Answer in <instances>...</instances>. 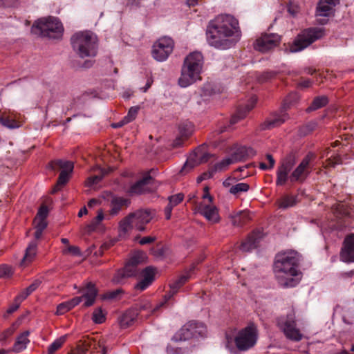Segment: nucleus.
Returning a JSON list of instances; mask_svg holds the SVG:
<instances>
[{"label":"nucleus","mask_w":354,"mask_h":354,"mask_svg":"<svg viewBox=\"0 0 354 354\" xmlns=\"http://www.w3.org/2000/svg\"><path fill=\"white\" fill-rule=\"evenodd\" d=\"M257 327L250 324L241 329L234 338V343L239 351H245L254 346L258 339Z\"/></svg>","instance_id":"10"},{"label":"nucleus","mask_w":354,"mask_h":354,"mask_svg":"<svg viewBox=\"0 0 354 354\" xmlns=\"http://www.w3.org/2000/svg\"><path fill=\"white\" fill-rule=\"evenodd\" d=\"M203 66V56L200 52L189 53L185 59L178 84L187 87L201 78L200 74Z\"/></svg>","instance_id":"4"},{"label":"nucleus","mask_w":354,"mask_h":354,"mask_svg":"<svg viewBox=\"0 0 354 354\" xmlns=\"http://www.w3.org/2000/svg\"><path fill=\"white\" fill-rule=\"evenodd\" d=\"M155 270L152 267H147L142 271L143 279L134 286L135 290L143 291L147 288L153 281Z\"/></svg>","instance_id":"19"},{"label":"nucleus","mask_w":354,"mask_h":354,"mask_svg":"<svg viewBox=\"0 0 354 354\" xmlns=\"http://www.w3.org/2000/svg\"><path fill=\"white\" fill-rule=\"evenodd\" d=\"M299 99V96L297 93H290L284 100L283 104V109L286 110L293 106Z\"/></svg>","instance_id":"39"},{"label":"nucleus","mask_w":354,"mask_h":354,"mask_svg":"<svg viewBox=\"0 0 354 354\" xmlns=\"http://www.w3.org/2000/svg\"><path fill=\"white\" fill-rule=\"evenodd\" d=\"M15 330V328L14 326H12L11 327L8 328V329H6L2 333H1L0 342L6 341L8 337L11 336L14 333Z\"/></svg>","instance_id":"56"},{"label":"nucleus","mask_w":354,"mask_h":354,"mask_svg":"<svg viewBox=\"0 0 354 354\" xmlns=\"http://www.w3.org/2000/svg\"><path fill=\"white\" fill-rule=\"evenodd\" d=\"M324 35V29L322 28H310L306 29L299 34L290 46V52L297 53L301 51L317 39Z\"/></svg>","instance_id":"9"},{"label":"nucleus","mask_w":354,"mask_h":354,"mask_svg":"<svg viewBox=\"0 0 354 354\" xmlns=\"http://www.w3.org/2000/svg\"><path fill=\"white\" fill-rule=\"evenodd\" d=\"M190 277L189 274L183 275L180 277L178 279H176L173 283H171L169 286L173 293H176L178 289L187 281L189 278Z\"/></svg>","instance_id":"37"},{"label":"nucleus","mask_w":354,"mask_h":354,"mask_svg":"<svg viewBox=\"0 0 354 354\" xmlns=\"http://www.w3.org/2000/svg\"><path fill=\"white\" fill-rule=\"evenodd\" d=\"M64 28L60 21L53 17L42 18L32 25V33L50 39H58L62 35Z\"/></svg>","instance_id":"6"},{"label":"nucleus","mask_w":354,"mask_h":354,"mask_svg":"<svg viewBox=\"0 0 354 354\" xmlns=\"http://www.w3.org/2000/svg\"><path fill=\"white\" fill-rule=\"evenodd\" d=\"M254 155V151L252 148H247L246 147H240L233 152L231 158L233 162L244 160L251 156Z\"/></svg>","instance_id":"26"},{"label":"nucleus","mask_w":354,"mask_h":354,"mask_svg":"<svg viewBox=\"0 0 354 354\" xmlns=\"http://www.w3.org/2000/svg\"><path fill=\"white\" fill-rule=\"evenodd\" d=\"M202 198L204 200L207 199L209 203H205V202H195V212L203 216L206 220L212 224L219 223L221 221V216L218 213V209L214 205L212 204V197L209 194L207 187L204 188V194Z\"/></svg>","instance_id":"11"},{"label":"nucleus","mask_w":354,"mask_h":354,"mask_svg":"<svg viewBox=\"0 0 354 354\" xmlns=\"http://www.w3.org/2000/svg\"><path fill=\"white\" fill-rule=\"evenodd\" d=\"M37 244L35 241H31L26 250V253L23 259V262H30L35 257L37 252Z\"/></svg>","instance_id":"32"},{"label":"nucleus","mask_w":354,"mask_h":354,"mask_svg":"<svg viewBox=\"0 0 354 354\" xmlns=\"http://www.w3.org/2000/svg\"><path fill=\"white\" fill-rule=\"evenodd\" d=\"M122 290L121 289H118L114 291L109 292L104 295V299H113L118 297V295L122 293Z\"/></svg>","instance_id":"60"},{"label":"nucleus","mask_w":354,"mask_h":354,"mask_svg":"<svg viewBox=\"0 0 354 354\" xmlns=\"http://www.w3.org/2000/svg\"><path fill=\"white\" fill-rule=\"evenodd\" d=\"M175 294L176 293H173V291L170 289L169 292L165 295L163 301L153 308L152 312H157L160 308L163 307Z\"/></svg>","instance_id":"51"},{"label":"nucleus","mask_w":354,"mask_h":354,"mask_svg":"<svg viewBox=\"0 0 354 354\" xmlns=\"http://www.w3.org/2000/svg\"><path fill=\"white\" fill-rule=\"evenodd\" d=\"M314 158L313 153H308L299 165L289 174L296 163L295 155L289 153L281 161V165L277 168L276 185L283 186L288 180L291 183H304L310 173V163Z\"/></svg>","instance_id":"2"},{"label":"nucleus","mask_w":354,"mask_h":354,"mask_svg":"<svg viewBox=\"0 0 354 354\" xmlns=\"http://www.w3.org/2000/svg\"><path fill=\"white\" fill-rule=\"evenodd\" d=\"M142 255L137 254L133 255L129 261V263L138 268V266L142 262Z\"/></svg>","instance_id":"57"},{"label":"nucleus","mask_w":354,"mask_h":354,"mask_svg":"<svg viewBox=\"0 0 354 354\" xmlns=\"http://www.w3.org/2000/svg\"><path fill=\"white\" fill-rule=\"evenodd\" d=\"M288 119V115L281 111L280 114H275L268 118L262 124L263 129H270L282 124Z\"/></svg>","instance_id":"21"},{"label":"nucleus","mask_w":354,"mask_h":354,"mask_svg":"<svg viewBox=\"0 0 354 354\" xmlns=\"http://www.w3.org/2000/svg\"><path fill=\"white\" fill-rule=\"evenodd\" d=\"M297 203V196H284L279 201V207L280 208L286 209L292 207Z\"/></svg>","instance_id":"35"},{"label":"nucleus","mask_w":354,"mask_h":354,"mask_svg":"<svg viewBox=\"0 0 354 354\" xmlns=\"http://www.w3.org/2000/svg\"><path fill=\"white\" fill-rule=\"evenodd\" d=\"M239 22L230 15L218 16L207 28L208 44L215 48L226 50L233 47L239 40Z\"/></svg>","instance_id":"1"},{"label":"nucleus","mask_w":354,"mask_h":354,"mask_svg":"<svg viewBox=\"0 0 354 354\" xmlns=\"http://www.w3.org/2000/svg\"><path fill=\"white\" fill-rule=\"evenodd\" d=\"M35 232V239H39L42 235L43 231L46 228L48 223L46 220H40L36 219L34 220Z\"/></svg>","instance_id":"34"},{"label":"nucleus","mask_w":354,"mask_h":354,"mask_svg":"<svg viewBox=\"0 0 354 354\" xmlns=\"http://www.w3.org/2000/svg\"><path fill=\"white\" fill-rule=\"evenodd\" d=\"M104 216L102 209L97 212V215L91 221V222L87 225L88 232H91L95 231L98 227L101 221L104 219Z\"/></svg>","instance_id":"36"},{"label":"nucleus","mask_w":354,"mask_h":354,"mask_svg":"<svg viewBox=\"0 0 354 354\" xmlns=\"http://www.w3.org/2000/svg\"><path fill=\"white\" fill-rule=\"evenodd\" d=\"M66 341V336H62L53 342L48 348V354H53L57 351Z\"/></svg>","instance_id":"40"},{"label":"nucleus","mask_w":354,"mask_h":354,"mask_svg":"<svg viewBox=\"0 0 354 354\" xmlns=\"http://www.w3.org/2000/svg\"><path fill=\"white\" fill-rule=\"evenodd\" d=\"M342 159L337 154L333 155L329 157L326 161V167H334L335 165L341 164Z\"/></svg>","instance_id":"47"},{"label":"nucleus","mask_w":354,"mask_h":354,"mask_svg":"<svg viewBox=\"0 0 354 354\" xmlns=\"http://www.w3.org/2000/svg\"><path fill=\"white\" fill-rule=\"evenodd\" d=\"M232 223L234 226H242L250 219V215L246 212H239L231 216Z\"/></svg>","instance_id":"30"},{"label":"nucleus","mask_w":354,"mask_h":354,"mask_svg":"<svg viewBox=\"0 0 354 354\" xmlns=\"http://www.w3.org/2000/svg\"><path fill=\"white\" fill-rule=\"evenodd\" d=\"M262 238L263 234L261 231H253L241 243L240 249L243 252H250L258 247L259 243Z\"/></svg>","instance_id":"18"},{"label":"nucleus","mask_w":354,"mask_h":354,"mask_svg":"<svg viewBox=\"0 0 354 354\" xmlns=\"http://www.w3.org/2000/svg\"><path fill=\"white\" fill-rule=\"evenodd\" d=\"M277 326L288 339L297 342L303 339L304 335L297 327L293 314H289L286 317H279L277 319Z\"/></svg>","instance_id":"12"},{"label":"nucleus","mask_w":354,"mask_h":354,"mask_svg":"<svg viewBox=\"0 0 354 354\" xmlns=\"http://www.w3.org/2000/svg\"><path fill=\"white\" fill-rule=\"evenodd\" d=\"M275 75L276 73L274 72L266 71L259 75V77H258V80L260 82H264L272 78Z\"/></svg>","instance_id":"55"},{"label":"nucleus","mask_w":354,"mask_h":354,"mask_svg":"<svg viewBox=\"0 0 354 354\" xmlns=\"http://www.w3.org/2000/svg\"><path fill=\"white\" fill-rule=\"evenodd\" d=\"M81 344L78 345V348L83 351V353L85 354L86 351L97 350V345L99 343H97L95 340L90 337H85L82 340L80 341Z\"/></svg>","instance_id":"28"},{"label":"nucleus","mask_w":354,"mask_h":354,"mask_svg":"<svg viewBox=\"0 0 354 354\" xmlns=\"http://www.w3.org/2000/svg\"><path fill=\"white\" fill-rule=\"evenodd\" d=\"M339 258L342 261L347 263L354 262V234L345 237Z\"/></svg>","instance_id":"16"},{"label":"nucleus","mask_w":354,"mask_h":354,"mask_svg":"<svg viewBox=\"0 0 354 354\" xmlns=\"http://www.w3.org/2000/svg\"><path fill=\"white\" fill-rule=\"evenodd\" d=\"M174 46V41L169 37H162L153 45L152 57L158 62L166 60L172 53Z\"/></svg>","instance_id":"13"},{"label":"nucleus","mask_w":354,"mask_h":354,"mask_svg":"<svg viewBox=\"0 0 354 354\" xmlns=\"http://www.w3.org/2000/svg\"><path fill=\"white\" fill-rule=\"evenodd\" d=\"M300 256L297 252L290 250L277 254L274 263V272L279 284L284 288L294 287L298 281L294 278L300 272Z\"/></svg>","instance_id":"3"},{"label":"nucleus","mask_w":354,"mask_h":354,"mask_svg":"<svg viewBox=\"0 0 354 354\" xmlns=\"http://www.w3.org/2000/svg\"><path fill=\"white\" fill-rule=\"evenodd\" d=\"M131 202L129 199L123 197H114L111 201V215L118 214L123 207H128Z\"/></svg>","instance_id":"25"},{"label":"nucleus","mask_w":354,"mask_h":354,"mask_svg":"<svg viewBox=\"0 0 354 354\" xmlns=\"http://www.w3.org/2000/svg\"><path fill=\"white\" fill-rule=\"evenodd\" d=\"M129 277L126 276L125 272L122 269L118 270L112 279V281L115 283H122L124 280Z\"/></svg>","instance_id":"50"},{"label":"nucleus","mask_w":354,"mask_h":354,"mask_svg":"<svg viewBox=\"0 0 354 354\" xmlns=\"http://www.w3.org/2000/svg\"><path fill=\"white\" fill-rule=\"evenodd\" d=\"M234 163L233 160L230 158H226L223 160H222L221 162L216 163L213 169V172H216L218 171H223L225 169L230 165Z\"/></svg>","instance_id":"42"},{"label":"nucleus","mask_w":354,"mask_h":354,"mask_svg":"<svg viewBox=\"0 0 354 354\" xmlns=\"http://www.w3.org/2000/svg\"><path fill=\"white\" fill-rule=\"evenodd\" d=\"M140 110V106H132L129 109L128 114L124 117V122H128V123L131 122L136 118L138 113Z\"/></svg>","instance_id":"46"},{"label":"nucleus","mask_w":354,"mask_h":354,"mask_svg":"<svg viewBox=\"0 0 354 354\" xmlns=\"http://www.w3.org/2000/svg\"><path fill=\"white\" fill-rule=\"evenodd\" d=\"M281 41V37L274 33H264L256 39L254 44L255 50L266 53L277 47Z\"/></svg>","instance_id":"15"},{"label":"nucleus","mask_w":354,"mask_h":354,"mask_svg":"<svg viewBox=\"0 0 354 354\" xmlns=\"http://www.w3.org/2000/svg\"><path fill=\"white\" fill-rule=\"evenodd\" d=\"M70 174L71 173H68L66 170L61 171L57 180V185L55 186V189H57L58 187H62L66 184V183L69 180Z\"/></svg>","instance_id":"43"},{"label":"nucleus","mask_w":354,"mask_h":354,"mask_svg":"<svg viewBox=\"0 0 354 354\" xmlns=\"http://www.w3.org/2000/svg\"><path fill=\"white\" fill-rule=\"evenodd\" d=\"M50 167L52 169H55L57 167H59L62 169V170H66L68 173H71L73 171L74 165L73 162L71 161L56 160L50 162Z\"/></svg>","instance_id":"29"},{"label":"nucleus","mask_w":354,"mask_h":354,"mask_svg":"<svg viewBox=\"0 0 354 354\" xmlns=\"http://www.w3.org/2000/svg\"><path fill=\"white\" fill-rule=\"evenodd\" d=\"M142 255L137 254L133 255L129 261V263L138 268V266L142 262Z\"/></svg>","instance_id":"58"},{"label":"nucleus","mask_w":354,"mask_h":354,"mask_svg":"<svg viewBox=\"0 0 354 354\" xmlns=\"http://www.w3.org/2000/svg\"><path fill=\"white\" fill-rule=\"evenodd\" d=\"M82 292L83 294L81 297H75L71 300L59 304L57 307L56 314L57 315L65 314L78 305L83 299L85 300L84 306H92L95 303L97 295V290L95 285L91 282L88 283Z\"/></svg>","instance_id":"7"},{"label":"nucleus","mask_w":354,"mask_h":354,"mask_svg":"<svg viewBox=\"0 0 354 354\" xmlns=\"http://www.w3.org/2000/svg\"><path fill=\"white\" fill-rule=\"evenodd\" d=\"M175 294L176 293H173V291L170 289L169 292L165 295L163 301L153 308L152 312H157L160 308L163 307Z\"/></svg>","instance_id":"52"},{"label":"nucleus","mask_w":354,"mask_h":354,"mask_svg":"<svg viewBox=\"0 0 354 354\" xmlns=\"http://www.w3.org/2000/svg\"><path fill=\"white\" fill-rule=\"evenodd\" d=\"M41 282L39 280H35L34 282H32L28 287L26 288V290L31 294L32 292H34L40 285Z\"/></svg>","instance_id":"62"},{"label":"nucleus","mask_w":354,"mask_h":354,"mask_svg":"<svg viewBox=\"0 0 354 354\" xmlns=\"http://www.w3.org/2000/svg\"><path fill=\"white\" fill-rule=\"evenodd\" d=\"M73 50L82 58L95 57L97 53L98 39L91 31L75 32L71 38Z\"/></svg>","instance_id":"5"},{"label":"nucleus","mask_w":354,"mask_h":354,"mask_svg":"<svg viewBox=\"0 0 354 354\" xmlns=\"http://www.w3.org/2000/svg\"><path fill=\"white\" fill-rule=\"evenodd\" d=\"M153 180V178L148 173L145 176L132 185L129 189L131 194H142L148 192L147 185Z\"/></svg>","instance_id":"20"},{"label":"nucleus","mask_w":354,"mask_h":354,"mask_svg":"<svg viewBox=\"0 0 354 354\" xmlns=\"http://www.w3.org/2000/svg\"><path fill=\"white\" fill-rule=\"evenodd\" d=\"M250 185L248 183H240L232 185L230 188V193L234 195H238L242 192H246L249 190Z\"/></svg>","instance_id":"38"},{"label":"nucleus","mask_w":354,"mask_h":354,"mask_svg":"<svg viewBox=\"0 0 354 354\" xmlns=\"http://www.w3.org/2000/svg\"><path fill=\"white\" fill-rule=\"evenodd\" d=\"M104 175L105 173L102 170V174L94 175L88 177L86 180V185L88 187H92L95 185H97L102 180Z\"/></svg>","instance_id":"44"},{"label":"nucleus","mask_w":354,"mask_h":354,"mask_svg":"<svg viewBox=\"0 0 354 354\" xmlns=\"http://www.w3.org/2000/svg\"><path fill=\"white\" fill-rule=\"evenodd\" d=\"M194 167V164L190 161H187L183 168L180 171L181 175H185L189 171H191Z\"/></svg>","instance_id":"59"},{"label":"nucleus","mask_w":354,"mask_h":354,"mask_svg":"<svg viewBox=\"0 0 354 354\" xmlns=\"http://www.w3.org/2000/svg\"><path fill=\"white\" fill-rule=\"evenodd\" d=\"M184 198V194L182 193H178L177 194H174L172 196H170L168 198L169 203L165 208V218L167 220H169L171 218V212L173 208L178 205L180 203L183 201Z\"/></svg>","instance_id":"24"},{"label":"nucleus","mask_w":354,"mask_h":354,"mask_svg":"<svg viewBox=\"0 0 354 354\" xmlns=\"http://www.w3.org/2000/svg\"><path fill=\"white\" fill-rule=\"evenodd\" d=\"M179 131L181 136L187 138L193 132L192 124L190 123L181 124L179 127Z\"/></svg>","instance_id":"45"},{"label":"nucleus","mask_w":354,"mask_h":354,"mask_svg":"<svg viewBox=\"0 0 354 354\" xmlns=\"http://www.w3.org/2000/svg\"><path fill=\"white\" fill-rule=\"evenodd\" d=\"M152 218L153 214L150 209H138L130 213L120 222V230L124 233L133 228L145 231V225Z\"/></svg>","instance_id":"8"},{"label":"nucleus","mask_w":354,"mask_h":354,"mask_svg":"<svg viewBox=\"0 0 354 354\" xmlns=\"http://www.w3.org/2000/svg\"><path fill=\"white\" fill-rule=\"evenodd\" d=\"M64 254L70 253L73 256H80L81 251L79 247L75 245H68L66 248L63 250Z\"/></svg>","instance_id":"54"},{"label":"nucleus","mask_w":354,"mask_h":354,"mask_svg":"<svg viewBox=\"0 0 354 354\" xmlns=\"http://www.w3.org/2000/svg\"><path fill=\"white\" fill-rule=\"evenodd\" d=\"M167 354H182V349L180 348H172L168 346L167 348Z\"/></svg>","instance_id":"64"},{"label":"nucleus","mask_w":354,"mask_h":354,"mask_svg":"<svg viewBox=\"0 0 354 354\" xmlns=\"http://www.w3.org/2000/svg\"><path fill=\"white\" fill-rule=\"evenodd\" d=\"M106 319L105 313L103 312L101 308H96L92 315V320L95 324H102Z\"/></svg>","instance_id":"41"},{"label":"nucleus","mask_w":354,"mask_h":354,"mask_svg":"<svg viewBox=\"0 0 354 354\" xmlns=\"http://www.w3.org/2000/svg\"><path fill=\"white\" fill-rule=\"evenodd\" d=\"M0 124L9 129H15L20 126L19 122L10 115L0 116Z\"/></svg>","instance_id":"33"},{"label":"nucleus","mask_w":354,"mask_h":354,"mask_svg":"<svg viewBox=\"0 0 354 354\" xmlns=\"http://www.w3.org/2000/svg\"><path fill=\"white\" fill-rule=\"evenodd\" d=\"M257 101V99L255 96H252L250 98V103L246 104L244 107H239L236 114H234L231 120H230V124H236L239 120L244 118L247 113L253 109L254 106L256 102Z\"/></svg>","instance_id":"22"},{"label":"nucleus","mask_w":354,"mask_h":354,"mask_svg":"<svg viewBox=\"0 0 354 354\" xmlns=\"http://www.w3.org/2000/svg\"><path fill=\"white\" fill-rule=\"evenodd\" d=\"M29 334L30 332L28 330H26L17 337L12 348L13 352L19 353L26 348L27 344L30 342L28 338Z\"/></svg>","instance_id":"27"},{"label":"nucleus","mask_w":354,"mask_h":354,"mask_svg":"<svg viewBox=\"0 0 354 354\" xmlns=\"http://www.w3.org/2000/svg\"><path fill=\"white\" fill-rule=\"evenodd\" d=\"M124 272L126 273V276L131 277L136 276L138 273L139 270L134 267L133 266L131 265L130 263H127L124 268L122 269Z\"/></svg>","instance_id":"49"},{"label":"nucleus","mask_w":354,"mask_h":354,"mask_svg":"<svg viewBox=\"0 0 354 354\" xmlns=\"http://www.w3.org/2000/svg\"><path fill=\"white\" fill-rule=\"evenodd\" d=\"M317 127V123L315 122H310L306 125L303 126L300 129V133L301 134L305 136L310 132L313 131Z\"/></svg>","instance_id":"48"},{"label":"nucleus","mask_w":354,"mask_h":354,"mask_svg":"<svg viewBox=\"0 0 354 354\" xmlns=\"http://www.w3.org/2000/svg\"><path fill=\"white\" fill-rule=\"evenodd\" d=\"M206 327L202 323L189 322L174 336L176 341H185L194 337L203 336Z\"/></svg>","instance_id":"14"},{"label":"nucleus","mask_w":354,"mask_h":354,"mask_svg":"<svg viewBox=\"0 0 354 354\" xmlns=\"http://www.w3.org/2000/svg\"><path fill=\"white\" fill-rule=\"evenodd\" d=\"M328 100L326 96L322 95V96L316 97L313 100L310 106L306 109V111L310 112V111L319 109L322 107L325 106L328 104Z\"/></svg>","instance_id":"31"},{"label":"nucleus","mask_w":354,"mask_h":354,"mask_svg":"<svg viewBox=\"0 0 354 354\" xmlns=\"http://www.w3.org/2000/svg\"><path fill=\"white\" fill-rule=\"evenodd\" d=\"M48 215V208L46 205H41L35 216V218L36 219H41V220H46Z\"/></svg>","instance_id":"53"},{"label":"nucleus","mask_w":354,"mask_h":354,"mask_svg":"<svg viewBox=\"0 0 354 354\" xmlns=\"http://www.w3.org/2000/svg\"><path fill=\"white\" fill-rule=\"evenodd\" d=\"M339 3V0H319L316 8L317 17H328L334 12V7Z\"/></svg>","instance_id":"17"},{"label":"nucleus","mask_w":354,"mask_h":354,"mask_svg":"<svg viewBox=\"0 0 354 354\" xmlns=\"http://www.w3.org/2000/svg\"><path fill=\"white\" fill-rule=\"evenodd\" d=\"M138 312L134 309H129L123 313L119 318L120 325L123 328L132 326L136 321Z\"/></svg>","instance_id":"23"},{"label":"nucleus","mask_w":354,"mask_h":354,"mask_svg":"<svg viewBox=\"0 0 354 354\" xmlns=\"http://www.w3.org/2000/svg\"><path fill=\"white\" fill-rule=\"evenodd\" d=\"M30 295V294L24 289L15 297V299L18 301L19 303H21Z\"/></svg>","instance_id":"61"},{"label":"nucleus","mask_w":354,"mask_h":354,"mask_svg":"<svg viewBox=\"0 0 354 354\" xmlns=\"http://www.w3.org/2000/svg\"><path fill=\"white\" fill-rule=\"evenodd\" d=\"M21 303H19L18 301L15 299L12 304L10 305V306L7 310L8 314H12V313L15 312L19 307Z\"/></svg>","instance_id":"63"}]
</instances>
